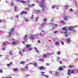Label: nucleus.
Instances as JSON below:
<instances>
[{
    "label": "nucleus",
    "mask_w": 78,
    "mask_h": 78,
    "mask_svg": "<svg viewBox=\"0 0 78 78\" xmlns=\"http://www.w3.org/2000/svg\"><path fill=\"white\" fill-rule=\"evenodd\" d=\"M44 3H45L44 0H41V2H39V3H40L39 5L40 6L42 9V11H45V6L43 5Z\"/></svg>",
    "instance_id": "obj_1"
},
{
    "label": "nucleus",
    "mask_w": 78,
    "mask_h": 78,
    "mask_svg": "<svg viewBox=\"0 0 78 78\" xmlns=\"http://www.w3.org/2000/svg\"><path fill=\"white\" fill-rule=\"evenodd\" d=\"M68 74L69 76H70V73H74L75 72H74V71L73 70H72L71 71L70 69L68 70L67 71Z\"/></svg>",
    "instance_id": "obj_2"
},
{
    "label": "nucleus",
    "mask_w": 78,
    "mask_h": 78,
    "mask_svg": "<svg viewBox=\"0 0 78 78\" xmlns=\"http://www.w3.org/2000/svg\"><path fill=\"white\" fill-rule=\"evenodd\" d=\"M62 30H64V31H64V33L65 34H67L68 32L67 31V29L66 28V27H63L62 28Z\"/></svg>",
    "instance_id": "obj_3"
},
{
    "label": "nucleus",
    "mask_w": 78,
    "mask_h": 78,
    "mask_svg": "<svg viewBox=\"0 0 78 78\" xmlns=\"http://www.w3.org/2000/svg\"><path fill=\"white\" fill-rule=\"evenodd\" d=\"M50 55H51V54H50V53H48L47 54H44L43 55V58H47V56H50Z\"/></svg>",
    "instance_id": "obj_4"
},
{
    "label": "nucleus",
    "mask_w": 78,
    "mask_h": 78,
    "mask_svg": "<svg viewBox=\"0 0 78 78\" xmlns=\"http://www.w3.org/2000/svg\"><path fill=\"white\" fill-rule=\"evenodd\" d=\"M63 19L64 20L67 21L68 20V19H67V17H68V16H67L64 15L63 16Z\"/></svg>",
    "instance_id": "obj_5"
},
{
    "label": "nucleus",
    "mask_w": 78,
    "mask_h": 78,
    "mask_svg": "<svg viewBox=\"0 0 78 78\" xmlns=\"http://www.w3.org/2000/svg\"><path fill=\"white\" fill-rule=\"evenodd\" d=\"M74 27H77V26H76L75 27H73V26L70 27L69 28H68V29L69 30H70V31H72V30H73V28Z\"/></svg>",
    "instance_id": "obj_6"
},
{
    "label": "nucleus",
    "mask_w": 78,
    "mask_h": 78,
    "mask_svg": "<svg viewBox=\"0 0 78 78\" xmlns=\"http://www.w3.org/2000/svg\"><path fill=\"white\" fill-rule=\"evenodd\" d=\"M39 69L40 70H45V69H46L45 67L43 66H39Z\"/></svg>",
    "instance_id": "obj_7"
},
{
    "label": "nucleus",
    "mask_w": 78,
    "mask_h": 78,
    "mask_svg": "<svg viewBox=\"0 0 78 78\" xmlns=\"http://www.w3.org/2000/svg\"><path fill=\"white\" fill-rule=\"evenodd\" d=\"M28 12H24L22 11L20 13V14H27Z\"/></svg>",
    "instance_id": "obj_8"
},
{
    "label": "nucleus",
    "mask_w": 78,
    "mask_h": 78,
    "mask_svg": "<svg viewBox=\"0 0 78 78\" xmlns=\"http://www.w3.org/2000/svg\"><path fill=\"white\" fill-rule=\"evenodd\" d=\"M31 44H26L25 47L26 48H28L29 47H31Z\"/></svg>",
    "instance_id": "obj_9"
},
{
    "label": "nucleus",
    "mask_w": 78,
    "mask_h": 78,
    "mask_svg": "<svg viewBox=\"0 0 78 78\" xmlns=\"http://www.w3.org/2000/svg\"><path fill=\"white\" fill-rule=\"evenodd\" d=\"M12 44L13 45H16L17 44V42L16 41H15L12 42Z\"/></svg>",
    "instance_id": "obj_10"
},
{
    "label": "nucleus",
    "mask_w": 78,
    "mask_h": 78,
    "mask_svg": "<svg viewBox=\"0 0 78 78\" xmlns=\"http://www.w3.org/2000/svg\"><path fill=\"white\" fill-rule=\"evenodd\" d=\"M30 39H32V40H34V35H31L30 36Z\"/></svg>",
    "instance_id": "obj_11"
},
{
    "label": "nucleus",
    "mask_w": 78,
    "mask_h": 78,
    "mask_svg": "<svg viewBox=\"0 0 78 78\" xmlns=\"http://www.w3.org/2000/svg\"><path fill=\"white\" fill-rule=\"evenodd\" d=\"M44 26H45V23H42V24L41 25V27L43 28L44 27Z\"/></svg>",
    "instance_id": "obj_12"
},
{
    "label": "nucleus",
    "mask_w": 78,
    "mask_h": 78,
    "mask_svg": "<svg viewBox=\"0 0 78 78\" xmlns=\"http://www.w3.org/2000/svg\"><path fill=\"white\" fill-rule=\"evenodd\" d=\"M35 12L36 14H39L40 13V11L38 10H36L35 11Z\"/></svg>",
    "instance_id": "obj_13"
},
{
    "label": "nucleus",
    "mask_w": 78,
    "mask_h": 78,
    "mask_svg": "<svg viewBox=\"0 0 78 78\" xmlns=\"http://www.w3.org/2000/svg\"><path fill=\"white\" fill-rule=\"evenodd\" d=\"M67 41L68 43H70L71 41H70V40L69 38H67Z\"/></svg>",
    "instance_id": "obj_14"
},
{
    "label": "nucleus",
    "mask_w": 78,
    "mask_h": 78,
    "mask_svg": "<svg viewBox=\"0 0 78 78\" xmlns=\"http://www.w3.org/2000/svg\"><path fill=\"white\" fill-rule=\"evenodd\" d=\"M20 3H26V2L23 0H20Z\"/></svg>",
    "instance_id": "obj_15"
},
{
    "label": "nucleus",
    "mask_w": 78,
    "mask_h": 78,
    "mask_svg": "<svg viewBox=\"0 0 78 78\" xmlns=\"http://www.w3.org/2000/svg\"><path fill=\"white\" fill-rule=\"evenodd\" d=\"M44 61V58H40L39 59V61H41V62H42V61Z\"/></svg>",
    "instance_id": "obj_16"
},
{
    "label": "nucleus",
    "mask_w": 78,
    "mask_h": 78,
    "mask_svg": "<svg viewBox=\"0 0 78 78\" xmlns=\"http://www.w3.org/2000/svg\"><path fill=\"white\" fill-rule=\"evenodd\" d=\"M60 22L61 23H63L64 25H65V24H66V23H65V22H64V21L63 20H61L60 21Z\"/></svg>",
    "instance_id": "obj_17"
},
{
    "label": "nucleus",
    "mask_w": 78,
    "mask_h": 78,
    "mask_svg": "<svg viewBox=\"0 0 78 78\" xmlns=\"http://www.w3.org/2000/svg\"><path fill=\"white\" fill-rule=\"evenodd\" d=\"M37 64H38L36 62L34 63V67H37Z\"/></svg>",
    "instance_id": "obj_18"
},
{
    "label": "nucleus",
    "mask_w": 78,
    "mask_h": 78,
    "mask_svg": "<svg viewBox=\"0 0 78 78\" xmlns=\"http://www.w3.org/2000/svg\"><path fill=\"white\" fill-rule=\"evenodd\" d=\"M59 70H64V69H63V68H62V67H60L59 68Z\"/></svg>",
    "instance_id": "obj_19"
},
{
    "label": "nucleus",
    "mask_w": 78,
    "mask_h": 78,
    "mask_svg": "<svg viewBox=\"0 0 78 78\" xmlns=\"http://www.w3.org/2000/svg\"><path fill=\"white\" fill-rule=\"evenodd\" d=\"M65 9H67L69 8V6L67 5H65Z\"/></svg>",
    "instance_id": "obj_20"
},
{
    "label": "nucleus",
    "mask_w": 78,
    "mask_h": 78,
    "mask_svg": "<svg viewBox=\"0 0 78 78\" xmlns=\"http://www.w3.org/2000/svg\"><path fill=\"white\" fill-rule=\"evenodd\" d=\"M24 63H25V61H22L20 63V64H24Z\"/></svg>",
    "instance_id": "obj_21"
},
{
    "label": "nucleus",
    "mask_w": 78,
    "mask_h": 78,
    "mask_svg": "<svg viewBox=\"0 0 78 78\" xmlns=\"http://www.w3.org/2000/svg\"><path fill=\"white\" fill-rule=\"evenodd\" d=\"M69 68H72V67H74V66L73 65H69Z\"/></svg>",
    "instance_id": "obj_22"
},
{
    "label": "nucleus",
    "mask_w": 78,
    "mask_h": 78,
    "mask_svg": "<svg viewBox=\"0 0 78 78\" xmlns=\"http://www.w3.org/2000/svg\"><path fill=\"white\" fill-rule=\"evenodd\" d=\"M43 22H47V18H45L44 19H43Z\"/></svg>",
    "instance_id": "obj_23"
},
{
    "label": "nucleus",
    "mask_w": 78,
    "mask_h": 78,
    "mask_svg": "<svg viewBox=\"0 0 78 78\" xmlns=\"http://www.w3.org/2000/svg\"><path fill=\"white\" fill-rule=\"evenodd\" d=\"M27 38V35H25L24 37L23 38V39H26Z\"/></svg>",
    "instance_id": "obj_24"
},
{
    "label": "nucleus",
    "mask_w": 78,
    "mask_h": 78,
    "mask_svg": "<svg viewBox=\"0 0 78 78\" xmlns=\"http://www.w3.org/2000/svg\"><path fill=\"white\" fill-rule=\"evenodd\" d=\"M59 58H60V57H58L56 59L57 61H59Z\"/></svg>",
    "instance_id": "obj_25"
},
{
    "label": "nucleus",
    "mask_w": 78,
    "mask_h": 78,
    "mask_svg": "<svg viewBox=\"0 0 78 78\" xmlns=\"http://www.w3.org/2000/svg\"><path fill=\"white\" fill-rule=\"evenodd\" d=\"M59 75V73L57 71H56L55 72V75H56L57 76V75Z\"/></svg>",
    "instance_id": "obj_26"
},
{
    "label": "nucleus",
    "mask_w": 78,
    "mask_h": 78,
    "mask_svg": "<svg viewBox=\"0 0 78 78\" xmlns=\"http://www.w3.org/2000/svg\"><path fill=\"white\" fill-rule=\"evenodd\" d=\"M9 36H11V34H12L11 31H9Z\"/></svg>",
    "instance_id": "obj_27"
},
{
    "label": "nucleus",
    "mask_w": 78,
    "mask_h": 78,
    "mask_svg": "<svg viewBox=\"0 0 78 78\" xmlns=\"http://www.w3.org/2000/svg\"><path fill=\"white\" fill-rule=\"evenodd\" d=\"M19 53H20V55H23V53H22V52H21V51H20L19 52Z\"/></svg>",
    "instance_id": "obj_28"
},
{
    "label": "nucleus",
    "mask_w": 78,
    "mask_h": 78,
    "mask_svg": "<svg viewBox=\"0 0 78 78\" xmlns=\"http://www.w3.org/2000/svg\"><path fill=\"white\" fill-rule=\"evenodd\" d=\"M55 45H58V44H60L59 42H57L55 43Z\"/></svg>",
    "instance_id": "obj_29"
},
{
    "label": "nucleus",
    "mask_w": 78,
    "mask_h": 78,
    "mask_svg": "<svg viewBox=\"0 0 78 78\" xmlns=\"http://www.w3.org/2000/svg\"><path fill=\"white\" fill-rule=\"evenodd\" d=\"M10 31H14V28H12L10 30Z\"/></svg>",
    "instance_id": "obj_30"
},
{
    "label": "nucleus",
    "mask_w": 78,
    "mask_h": 78,
    "mask_svg": "<svg viewBox=\"0 0 78 78\" xmlns=\"http://www.w3.org/2000/svg\"><path fill=\"white\" fill-rule=\"evenodd\" d=\"M51 8H52V9H54V8H55V6L52 5Z\"/></svg>",
    "instance_id": "obj_31"
},
{
    "label": "nucleus",
    "mask_w": 78,
    "mask_h": 78,
    "mask_svg": "<svg viewBox=\"0 0 78 78\" xmlns=\"http://www.w3.org/2000/svg\"><path fill=\"white\" fill-rule=\"evenodd\" d=\"M38 19H39V17H37L36 18L35 20H36V21H37V20H38Z\"/></svg>",
    "instance_id": "obj_32"
},
{
    "label": "nucleus",
    "mask_w": 78,
    "mask_h": 78,
    "mask_svg": "<svg viewBox=\"0 0 78 78\" xmlns=\"http://www.w3.org/2000/svg\"><path fill=\"white\" fill-rule=\"evenodd\" d=\"M33 16H34V15H32L31 17V19H33V18H34Z\"/></svg>",
    "instance_id": "obj_33"
},
{
    "label": "nucleus",
    "mask_w": 78,
    "mask_h": 78,
    "mask_svg": "<svg viewBox=\"0 0 78 78\" xmlns=\"http://www.w3.org/2000/svg\"><path fill=\"white\" fill-rule=\"evenodd\" d=\"M26 66H25V68L26 69H28V65L26 64Z\"/></svg>",
    "instance_id": "obj_34"
},
{
    "label": "nucleus",
    "mask_w": 78,
    "mask_h": 78,
    "mask_svg": "<svg viewBox=\"0 0 78 78\" xmlns=\"http://www.w3.org/2000/svg\"><path fill=\"white\" fill-rule=\"evenodd\" d=\"M13 70L15 72L16 71H17V68H15L13 69Z\"/></svg>",
    "instance_id": "obj_35"
},
{
    "label": "nucleus",
    "mask_w": 78,
    "mask_h": 78,
    "mask_svg": "<svg viewBox=\"0 0 78 78\" xmlns=\"http://www.w3.org/2000/svg\"><path fill=\"white\" fill-rule=\"evenodd\" d=\"M61 42L62 45H64V43L62 41H61Z\"/></svg>",
    "instance_id": "obj_36"
},
{
    "label": "nucleus",
    "mask_w": 78,
    "mask_h": 78,
    "mask_svg": "<svg viewBox=\"0 0 78 78\" xmlns=\"http://www.w3.org/2000/svg\"><path fill=\"white\" fill-rule=\"evenodd\" d=\"M11 5L12 6H14V3H13V2H12V3H11Z\"/></svg>",
    "instance_id": "obj_37"
},
{
    "label": "nucleus",
    "mask_w": 78,
    "mask_h": 78,
    "mask_svg": "<svg viewBox=\"0 0 78 78\" xmlns=\"http://www.w3.org/2000/svg\"><path fill=\"white\" fill-rule=\"evenodd\" d=\"M25 9H26V10H27L28 11H29V8H25Z\"/></svg>",
    "instance_id": "obj_38"
},
{
    "label": "nucleus",
    "mask_w": 78,
    "mask_h": 78,
    "mask_svg": "<svg viewBox=\"0 0 78 78\" xmlns=\"http://www.w3.org/2000/svg\"><path fill=\"white\" fill-rule=\"evenodd\" d=\"M32 48H29V51H31V50H32Z\"/></svg>",
    "instance_id": "obj_39"
},
{
    "label": "nucleus",
    "mask_w": 78,
    "mask_h": 78,
    "mask_svg": "<svg viewBox=\"0 0 78 78\" xmlns=\"http://www.w3.org/2000/svg\"><path fill=\"white\" fill-rule=\"evenodd\" d=\"M44 76L47 78H48V76L47 75H44Z\"/></svg>",
    "instance_id": "obj_40"
},
{
    "label": "nucleus",
    "mask_w": 78,
    "mask_h": 78,
    "mask_svg": "<svg viewBox=\"0 0 78 78\" xmlns=\"http://www.w3.org/2000/svg\"><path fill=\"white\" fill-rule=\"evenodd\" d=\"M35 4H33L32 5H31L30 7H31V6H35Z\"/></svg>",
    "instance_id": "obj_41"
},
{
    "label": "nucleus",
    "mask_w": 78,
    "mask_h": 78,
    "mask_svg": "<svg viewBox=\"0 0 78 78\" xmlns=\"http://www.w3.org/2000/svg\"><path fill=\"white\" fill-rule=\"evenodd\" d=\"M61 54V52L60 51L58 52L57 53V55H60Z\"/></svg>",
    "instance_id": "obj_42"
},
{
    "label": "nucleus",
    "mask_w": 78,
    "mask_h": 78,
    "mask_svg": "<svg viewBox=\"0 0 78 78\" xmlns=\"http://www.w3.org/2000/svg\"><path fill=\"white\" fill-rule=\"evenodd\" d=\"M15 11L16 12L17 11V9H16V6H15Z\"/></svg>",
    "instance_id": "obj_43"
},
{
    "label": "nucleus",
    "mask_w": 78,
    "mask_h": 78,
    "mask_svg": "<svg viewBox=\"0 0 78 78\" xmlns=\"http://www.w3.org/2000/svg\"><path fill=\"white\" fill-rule=\"evenodd\" d=\"M75 14H76V15L78 14V12H74Z\"/></svg>",
    "instance_id": "obj_44"
},
{
    "label": "nucleus",
    "mask_w": 78,
    "mask_h": 78,
    "mask_svg": "<svg viewBox=\"0 0 78 78\" xmlns=\"http://www.w3.org/2000/svg\"><path fill=\"white\" fill-rule=\"evenodd\" d=\"M9 64L10 65H12V62H11Z\"/></svg>",
    "instance_id": "obj_45"
},
{
    "label": "nucleus",
    "mask_w": 78,
    "mask_h": 78,
    "mask_svg": "<svg viewBox=\"0 0 78 78\" xmlns=\"http://www.w3.org/2000/svg\"><path fill=\"white\" fill-rule=\"evenodd\" d=\"M0 73H3V70H0Z\"/></svg>",
    "instance_id": "obj_46"
},
{
    "label": "nucleus",
    "mask_w": 78,
    "mask_h": 78,
    "mask_svg": "<svg viewBox=\"0 0 78 78\" xmlns=\"http://www.w3.org/2000/svg\"><path fill=\"white\" fill-rule=\"evenodd\" d=\"M16 2H20V0H16Z\"/></svg>",
    "instance_id": "obj_47"
},
{
    "label": "nucleus",
    "mask_w": 78,
    "mask_h": 78,
    "mask_svg": "<svg viewBox=\"0 0 78 78\" xmlns=\"http://www.w3.org/2000/svg\"><path fill=\"white\" fill-rule=\"evenodd\" d=\"M54 26L55 27H58V24H54Z\"/></svg>",
    "instance_id": "obj_48"
},
{
    "label": "nucleus",
    "mask_w": 78,
    "mask_h": 78,
    "mask_svg": "<svg viewBox=\"0 0 78 78\" xmlns=\"http://www.w3.org/2000/svg\"><path fill=\"white\" fill-rule=\"evenodd\" d=\"M54 33H58V31H54L53 32Z\"/></svg>",
    "instance_id": "obj_49"
},
{
    "label": "nucleus",
    "mask_w": 78,
    "mask_h": 78,
    "mask_svg": "<svg viewBox=\"0 0 78 78\" xmlns=\"http://www.w3.org/2000/svg\"><path fill=\"white\" fill-rule=\"evenodd\" d=\"M9 54L10 55H11L12 56V54L11 53V52H10Z\"/></svg>",
    "instance_id": "obj_50"
},
{
    "label": "nucleus",
    "mask_w": 78,
    "mask_h": 78,
    "mask_svg": "<svg viewBox=\"0 0 78 78\" xmlns=\"http://www.w3.org/2000/svg\"><path fill=\"white\" fill-rule=\"evenodd\" d=\"M34 50H37V48H36V47H34Z\"/></svg>",
    "instance_id": "obj_51"
},
{
    "label": "nucleus",
    "mask_w": 78,
    "mask_h": 78,
    "mask_svg": "<svg viewBox=\"0 0 78 78\" xmlns=\"http://www.w3.org/2000/svg\"><path fill=\"white\" fill-rule=\"evenodd\" d=\"M36 50V51L37 53H39V51L38 50Z\"/></svg>",
    "instance_id": "obj_52"
},
{
    "label": "nucleus",
    "mask_w": 78,
    "mask_h": 78,
    "mask_svg": "<svg viewBox=\"0 0 78 78\" xmlns=\"http://www.w3.org/2000/svg\"><path fill=\"white\" fill-rule=\"evenodd\" d=\"M7 66L8 67H9V66H10V64H7Z\"/></svg>",
    "instance_id": "obj_53"
},
{
    "label": "nucleus",
    "mask_w": 78,
    "mask_h": 78,
    "mask_svg": "<svg viewBox=\"0 0 78 78\" xmlns=\"http://www.w3.org/2000/svg\"><path fill=\"white\" fill-rule=\"evenodd\" d=\"M25 20L26 22H27V21H28V19H26Z\"/></svg>",
    "instance_id": "obj_54"
},
{
    "label": "nucleus",
    "mask_w": 78,
    "mask_h": 78,
    "mask_svg": "<svg viewBox=\"0 0 78 78\" xmlns=\"http://www.w3.org/2000/svg\"><path fill=\"white\" fill-rule=\"evenodd\" d=\"M70 11H73V10L72 9H70Z\"/></svg>",
    "instance_id": "obj_55"
},
{
    "label": "nucleus",
    "mask_w": 78,
    "mask_h": 78,
    "mask_svg": "<svg viewBox=\"0 0 78 78\" xmlns=\"http://www.w3.org/2000/svg\"><path fill=\"white\" fill-rule=\"evenodd\" d=\"M2 50H5V48H2Z\"/></svg>",
    "instance_id": "obj_56"
},
{
    "label": "nucleus",
    "mask_w": 78,
    "mask_h": 78,
    "mask_svg": "<svg viewBox=\"0 0 78 78\" xmlns=\"http://www.w3.org/2000/svg\"><path fill=\"white\" fill-rule=\"evenodd\" d=\"M40 42H41V41H40V40H38V43H40Z\"/></svg>",
    "instance_id": "obj_57"
},
{
    "label": "nucleus",
    "mask_w": 78,
    "mask_h": 78,
    "mask_svg": "<svg viewBox=\"0 0 78 78\" xmlns=\"http://www.w3.org/2000/svg\"><path fill=\"white\" fill-rule=\"evenodd\" d=\"M40 34V36H42V34L41 33Z\"/></svg>",
    "instance_id": "obj_58"
},
{
    "label": "nucleus",
    "mask_w": 78,
    "mask_h": 78,
    "mask_svg": "<svg viewBox=\"0 0 78 78\" xmlns=\"http://www.w3.org/2000/svg\"><path fill=\"white\" fill-rule=\"evenodd\" d=\"M2 20H0V23H2Z\"/></svg>",
    "instance_id": "obj_59"
},
{
    "label": "nucleus",
    "mask_w": 78,
    "mask_h": 78,
    "mask_svg": "<svg viewBox=\"0 0 78 78\" xmlns=\"http://www.w3.org/2000/svg\"><path fill=\"white\" fill-rule=\"evenodd\" d=\"M16 17L17 18H18V17H19V16H18V15H16Z\"/></svg>",
    "instance_id": "obj_60"
},
{
    "label": "nucleus",
    "mask_w": 78,
    "mask_h": 78,
    "mask_svg": "<svg viewBox=\"0 0 78 78\" xmlns=\"http://www.w3.org/2000/svg\"><path fill=\"white\" fill-rule=\"evenodd\" d=\"M65 36H68V35H67V34H65Z\"/></svg>",
    "instance_id": "obj_61"
},
{
    "label": "nucleus",
    "mask_w": 78,
    "mask_h": 78,
    "mask_svg": "<svg viewBox=\"0 0 78 78\" xmlns=\"http://www.w3.org/2000/svg\"><path fill=\"white\" fill-rule=\"evenodd\" d=\"M53 20H54L53 19H52L51 20V21L52 22V21H53Z\"/></svg>",
    "instance_id": "obj_62"
},
{
    "label": "nucleus",
    "mask_w": 78,
    "mask_h": 78,
    "mask_svg": "<svg viewBox=\"0 0 78 78\" xmlns=\"http://www.w3.org/2000/svg\"><path fill=\"white\" fill-rule=\"evenodd\" d=\"M49 63H47L46 64V65L47 66H49Z\"/></svg>",
    "instance_id": "obj_63"
},
{
    "label": "nucleus",
    "mask_w": 78,
    "mask_h": 78,
    "mask_svg": "<svg viewBox=\"0 0 78 78\" xmlns=\"http://www.w3.org/2000/svg\"><path fill=\"white\" fill-rule=\"evenodd\" d=\"M76 70L77 71V73H78V69H76Z\"/></svg>",
    "instance_id": "obj_64"
}]
</instances>
